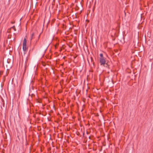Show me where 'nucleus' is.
<instances>
[{
  "label": "nucleus",
  "mask_w": 153,
  "mask_h": 153,
  "mask_svg": "<svg viewBox=\"0 0 153 153\" xmlns=\"http://www.w3.org/2000/svg\"><path fill=\"white\" fill-rule=\"evenodd\" d=\"M106 66H105L106 67H107L108 68H109V65H108V63H106Z\"/></svg>",
  "instance_id": "6"
},
{
  "label": "nucleus",
  "mask_w": 153,
  "mask_h": 153,
  "mask_svg": "<svg viewBox=\"0 0 153 153\" xmlns=\"http://www.w3.org/2000/svg\"><path fill=\"white\" fill-rule=\"evenodd\" d=\"M34 35V33H33L31 35V37H30V42H31V41L32 40V39H33V36Z\"/></svg>",
  "instance_id": "4"
},
{
  "label": "nucleus",
  "mask_w": 153,
  "mask_h": 153,
  "mask_svg": "<svg viewBox=\"0 0 153 153\" xmlns=\"http://www.w3.org/2000/svg\"><path fill=\"white\" fill-rule=\"evenodd\" d=\"M11 28L13 29L15 31H16V29L15 28V26H14L12 27Z\"/></svg>",
  "instance_id": "5"
},
{
  "label": "nucleus",
  "mask_w": 153,
  "mask_h": 153,
  "mask_svg": "<svg viewBox=\"0 0 153 153\" xmlns=\"http://www.w3.org/2000/svg\"><path fill=\"white\" fill-rule=\"evenodd\" d=\"M100 58H104L103 57V54L102 53H100Z\"/></svg>",
  "instance_id": "7"
},
{
  "label": "nucleus",
  "mask_w": 153,
  "mask_h": 153,
  "mask_svg": "<svg viewBox=\"0 0 153 153\" xmlns=\"http://www.w3.org/2000/svg\"><path fill=\"white\" fill-rule=\"evenodd\" d=\"M26 38H27V36H25V37L24 38V40L23 41L22 45H26L27 40Z\"/></svg>",
  "instance_id": "2"
},
{
  "label": "nucleus",
  "mask_w": 153,
  "mask_h": 153,
  "mask_svg": "<svg viewBox=\"0 0 153 153\" xmlns=\"http://www.w3.org/2000/svg\"><path fill=\"white\" fill-rule=\"evenodd\" d=\"M4 103H3V105H4Z\"/></svg>",
  "instance_id": "12"
},
{
  "label": "nucleus",
  "mask_w": 153,
  "mask_h": 153,
  "mask_svg": "<svg viewBox=\"0 0 153 153\" xmlns=\"http://www.w3.org/2000/svg\"><path fill=\"white\" fill-rule=\"evenodd\" d=\"M11 23H13V22H11Z\"/></svg>",
  "instance_id": "11"
},
{
  "label": "nucleus",
  "mask_w": 153,
  "mask_h": 153,
  "mask_svg": "<svg viewBox=\"0 0 153 153\" xmlns=\"http://www.w3.org/2000/svg\"><path fill=\"white\" fill-rule=\"evenodd\" d=\"M3 72L1 71H0V76L2 74Z\"/></svg>",
  "instance_id": "8"
},
{
  "label": "nucleus",
  "mask_w": 153,
  "mask_h": 153,
  "mask_svg": "<svg viewBox=\"0 0 153 153\" xmlns=\"http://www.w3.org/2000/svg\"><path fill=\"white\" fill-rule=\"evenodd\" d=\"M38 40H39V39H38L37 40H36V43L38 42Z\"/></svg>",
  "instance_id": "9"
},
{
  "label": "nucleus",
  "mask_w": 153,
  "mask_h": 153,
  "mask_svg": "<svg viewBox=\"0 0 153 153\" xmlns=\"http://www.w3.org/2000/svg\"><path fill=\"white\" fill-rule=\"evenodd\" d=\"M100 62L101 65H105L106 61L105 59L104 58H100Z\"/></svg>",
  "instance_id": "1"
},
{
  "label": "nucleus",
  "mask_w": 153,
  "mask_h": 153,
  "mask_svg": "<svg viewBox=\"0 0 153 153\" xmlns=\"http://www.w3.org/2000/svg\"><path fill=\"white\" fill-rule=\"evenodd\" d=\"M2 101L4 102V100L3 99H2Z\"/></svg>",
  "instance_id": "10"
},
{
  "label": "nucleus",
  "mask_w": 153,
  "mask_h": 153,
  "mask_svg": "<svg viewBox=\"0 0 153 153\" xmlns=\"http://www.w3.org/2000/svg\"><path fill=\"white\" fill-rule=\"evenodd\" d=\"M39 37H40V35L39 36Z\"/></svg>",
  "instance_id": "13"
},
{
  "label": "nucleus",
  "mask_w": 153,
  "mask_h": 153,
  "mask_svg": "<svg viewBox=\"0 0 153 153\" xmlns=\"http://www.w3.org/2000/svg\"><path fill=\"white\" fill-rule=\"evenodd\" d=\"M23 50L24 52L27 51V48L26 47V45H22Z\"/></svg>",
  "instance_id": "3"
}]
</instances>
